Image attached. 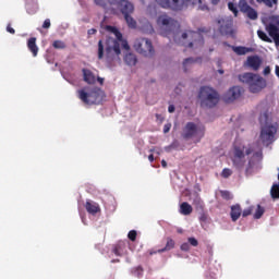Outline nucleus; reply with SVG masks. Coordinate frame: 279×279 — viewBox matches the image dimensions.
I'll use <instances>...</instances> for the list:
<instances>
[{
  "instance_id": "nucleus-1",
  "label": "nucleus",
  "mask_w": 279,
  "mask_h": 279,
  "mask_svg": "<svg viewBox=\"0 0 279 279\" xmlns=\"http://www.w3.org/2000/svg\"><path fill=\"white\" fill-rule=\"evenodd\" d=\"M157 27L160 36L173 39L177 45L190 47V49H199L204 47V37L201 33L187 31L180 32V23L167 14H161L157 17Z\"/></svg>"
},
{
  "instance_id": "nucleus-2",
  "label": "nucleus",
  "mask_w": 279,
  "mask_h": 279,
  "mask_svg": "<svg viewBox=\"0 0 279 279\" xmlns=\"http://www.w3.org/2000/svg\"><path fill=\"white\" fill-rule=\"evenodd\" d=\"M263 153L254 149L253 146L234 145L232 153V165L236 171H245L246 175H252L260 169Z\"/></svg>"
},
{
  "instance_id": "nucleus-3",
  "label": "nucleus",
  "mask_w": 279,
  "mask_h": 279,
  "mask_svg": "<svg viewBox=\"0 0 279 279\" xmlns=\"http://www.w3.org/2000/svg\"><path fill=\"white\" fill-rule=\"evenodd\" d=\"M107 32H110L116 36V39L109 37L106 40L105 46V57L107 62H114V60H121V48L125 49V51H130V44L128 40L123 39V34L118 31L114 26H107Z\"/></svg>"
},
{
  "instance_id": "nucleus-4",
  "label": "nucleus",
  "mask_w": 279,
  "mask_h": 279,
  "mask_svg": "<svg viewBox=\"0 0 279 279\" xmlns=\"http://www.w3.org/2000/svg\"><path fill=\"white\" fill-rule=\"evenodd\" d=\"M259 110L258 121L262 125L260 140L266 145H269V143H274V138L278 132V124H267V121H269V107L259 106Z\"/></svg>"
},
{
  "instance_id": "nucleus-5",
  "label": "nucleus",
  "mask_w": 279,
  "mask_h": 279,
  "mask_svg": "<svg viewBox=\"0 0 279 279\" xmlns=\"http://www.w3.org/2000/svg\"><path fill=\"white\" fill-rule=\"evenodd\" d=\"M77 97L85 106H93L104 101V90L99 87H84L77 90Z\"/></svg>"
},
{
  "instance_id": "nucleus-6",
  "label": "nucleus",
  "mask_w": 279,
  "mask_h": 279,
  "mask_svg": "<svg viewBox=\"0 0 279 279\" xmlns=\"http://www.w3.org/2000/svg\"><path fill=\"white\" fill-rule=\"evenodd\" d=\"M240 82L248 86L250 93H260L267 86V81L258 74L244 73L239 75Z\"/></svg>"
},
{
  "instance_id": "nucleus-7",
  "label": "nucleus",
  "mask_w": 279,
  "mask_h": 279,
  "mask_svg": "<svg viewBox=\"0 0 279 279\" xmlns=\"http://www.w3.org/2000/svg\"><path fill=\"white\" fill-rule=\"evenodd\" d=\"M198 99L201 100L202 108H215L219 104V94L211 87H201Z\"/></svg>"
},
{
  "instance_id": "nucleus-8",
  "label": "nucleus",
  "mask_w": 279,
  "mask_h": 279,
  "mask_svg": "<svg viewBox=\"0 0 279 279\" xmlns=\"http://www.w3.org/2000/svg\"><path fill=\"white\" fill-rule=\"evenodd\" d=\"M183 136L184 138H192L194 143H199V141L204 138V126L197 125L193 122H189L185 125Z\"/></svg>"
},
{
  "instance_id": "nucleus-9",
  "label": "nucleus",
  "mask_w": 279,
  "mask_h": 279,
  "mask_svg": "<svg viewBox=\"0 0 279 279\" xmlns=\"http://www.w3.org/2000/svg\"><path fill=\"white\" fill-rule=\"evenodd\" d=\"M133 47L137 53L145 56V58H151L155 53L154 45H151V40L147 38H137Z\"/></svg>"
},
{
  "instance_id": "nucleus-10",
  "label": "nucleus",
  "mask_w": 279,
  "mask_h": 279,
  "mask_svg": "<svg viewBox=\"0 0 279 279\" xmlns=\"http://www.w3.org/2000/svg\"><path fill=\"white\" fill-rule=\"evenodd\" d=\"M155 2L163 10H173V12H180L184 8L182 0H155Z\"/></svg>"
},
{
  "instance_id": "nucleus-11",
  "label": "nucleus",
  "mask_w": 279,
  "mask_h": 279,
  "mask_svg": "<svg viewBox=\"0 0 279 279\" xmlns=\"http://www.w3.org/2000/svg\"><path fill=\"white\" fill-rule=\"evenodd\" d=\"M217 24L222 36H230V34H232V17H220L218 19Z\"/></svg>"
},
{
  "instance_id": "nucleus-12",
  "label": "nucleus",
  "mask_w": 279,
  "mask_h": 279,
  "mask_svg": "<svg viewBox=\"0 0 279 279\" xmlns=\"http://www.w3.org/2000/svg\"><path fill=\"white\" fill-rule=\"evenodd\" d=\"M274 23L266 26V32H268L269 37L274 39L275 44L279 46V16H274Z\"/></svg>"
},
{
  "instance_id": "nucleus-13",
  "label": "nucleus",
  "mask_w": 279,
  "mask_h": 279,
  "mask_svg": "<svg viewBox=\"0 0 279 279\" xmlns=\"http://www.w3.org/2000/svg\"><path fill=\"white\" fill-rule=\"evenodd\" d=\"M239 8L240 11L243 12V14H246L247 19H250L251 21H256V19H258V12H256L254 8L250 7V4H247V1L240 0Z\"/></svg>"
},
{
  "instance_id": "nucleus-14",
  "label": "nucleus",
  "mask_w": 279,
  "mask_h": 279,
  "mask_svg": "<svg viewBox=\"0 0 279 279\" xmlns=\"http://www.w3.org/2000/svg\"><path fill=\"white\" fill-rule=\"evenodd\" d=\"M117 10H120V12L128 16L134 12V4L128 0H120L118 2V5H116Z\"/></svg>"
},
{
  "instance_id": "nucleus-15",
  "label": "nucleus",
  "mask_w": 279,
  "mask_h": 279,
  "mask_svg": "<svg viewBox=\"0 0 279 279\" xmlns=\"http://www.w3.org/2000/svg\"><path fill=\"white\" fill-rule=\"evenodd\" d=\"M240 97H241V87L233 86L226 93L223 99H225V101H227V104H230L231 101H234L235 99H239Z\"/></svg>"
},
{
  "instance_id": "nucleus-16",
  "label": "nucleus",
  "mask_w": 279,
  "mask_h": 279,
  "mask_svg": "<svg viewBox=\"0 0 279 279\" xmlns=\"http://www.w3.org/2000/svg\"><path fill=\"white\" fill-rule=\"evenodd\" d=\"M246 64L253 71H258V69H260V65L263 64V60L259 59L258 56L248 57L246 60Z\"/></svg>"
},
{
  "instance_id": "nucleus-17",
  "label": "nucleus",
  "mask_w": 279,
  "mask_h": 279,
  "mask_svg": "<svg viewBox=\"0 0 279 279\" xmlns=\"http://www.w3.org/2000/svg\"><path fill=\"white\" fill-rule=\"evenodd\" d=\"M83 77L87 84H95L97 82V75L90 70L83 69Z\"/></svg>"
},
{
  "instance_id": "nucleus-18",
  "label": "nucleus",
  "mask_w": 279,
  "mask_h": 279,
  "mask_svg": "<svg viewBox=\"0 0 279 279\" xmlns=\"http://www.w3.org/2000/svg\"><path fill=\"white\" fill-rule=\"evenodd\" d=\"M26 12L28 14H36L38 12V0H26Z\"/></svg>"
},
{
  "instance_id": "nucleus-19",
  "label": "nucleus",
  "mask_w": 279,
  "mask_h": 279,
  "mask_svg": "<svg viewBox=\"0 0 279 279\" xmlns=\"http://www.w3.org/2000/svg\"><path fill=\"white\" fill-rule=\"evenodd\" d=\"M85 208L89 215H97V213H99V205L93 201H87Z\"/></svg>"
},
{
  "instance_id": "nucleus-20",
  "label": "nucleus",
  "mask_w": 279,
  "mask_h": 279,
  "mask_svg": "<svg viewBox=\"0 0 279 279\" xmlns=\"http://www.w3.org/2000/svg\"><path fill=\"white\" fill-rule=\"evenodd\" d=\"M243 210L241 209V205L236 204L231 206V219L232 221H239V217H241V214Z\"/></svg>"
},
{
  "instance_id": "nucleus-21",
  "label": "nucleus",
  "mask_w": 279,
  "mask_h": 279,
  "mask_svg": "<svg viewBox=\"0 0 279 279\" xmlns=\"http://www.w3.org/2000/svg\"><path fill=\"white\" fill-rule=\"evenodd\" d=\"M27 47H28L29 51L33 53L34 58H36V56H38V46L36 45L35 37H32L28 39Z\"/></svg>"
},
{
  "instance_id": "nucleus-22",
  "label": "nucleus",
  "mask_w": 279,
  "mask_h": 279,
  "mask_svg": "<svg viewBox=\"0 0 279 279\" xmlns=\"http://www.w3.org/2000/svg\"><path fill=\"white\" fill-rule=\"evenodd\" d=\"M124 62L128 64V66H135L137 62L136 54L131 52L126 53L124 56Z\"/></svg>"
},
{
  "instance_id": "nucleus-23",
  "label": "nucleus",
  "mask_w": 279,
  "mask_h": 279,
  "mask_svg": "<svg viewBox=\"0 0 279 279\" xmlns=\"http://www.w3.org/2000/svg\"><path fill=\"white\" fill-rule=\"evenodd\" d=\"M233 51L236 53V56H245L246 53H252L253 49L243 46H236L233 47Z\"/></svg>"
},
{
  "instance_id": "nucleus-24",
  "label": "nucleus",
  "mask_w": 279,
  "mask_h": 279,
  "mask_svg": "<svg viewBox=\"0 0 279 279\" xmlns=\"http://www.w3.org/2000/svg\"><path fill=\"white\" fill-rule=\"evenodd\" d=\"M180 213L181 215L189 216L193 213V207L189 203L184 202L180 205Z\"/></svg>"
},
{
  "instance_id": "nucleus-25",
  "label": "nucleus",
  "mask_w": 279,
  "mask_h": 279,
  "mask_svg": "<svg viewBox=\"0 0 279 279\" xmlns=\"http://www.w3.org/2000/svg\"><path fill=\"white\" fill-rule=\"evenodd\" d=\"M201 59H193V58H187L183 61V69L184 71H189L190 68L193 66V64H195V62H199Z\"/></svg>"
},
{
  "instance_id": "nucleus-26",
  "label": "nucleus",
  "mask_w": 279,
  "mask_h": 279,
  "mask_svg": "<svg viewBox=\"0 0 279 279\" xmlns=\"http://www.w3.org/2000/svg\"><path fill=\"white\" fill-rule=\"evenodd\" d=\"M173 247H175V242L171 239H168L166 246L163 248H159L157 252L162 254V252H169L173 250Z\"/></svg>"
},
{
  "instance_id": "nucleus-27",
  "label": "nucleus",
  "mask_w": 279,
  "mask_h": 279,
  "mask_svg": "<svg viewBox=\"0 0 279 279\" xmlns=\"http://www.w3.org/2000/svg\"><path fill=\"white\" fill-rule=\"evenodd\" d=\"M125 22L128 23V26L131 27V29H136V21L133 20V17L129 15H124Z\"/></svg>"
},
{
  "instance_id": "nucleus-28",
  "label": "nucleus",
  "mask_w": 279,
  "mask_h": 279,
  "mask_svg": "<svg viewBox=\"0 0 279 279\" xmlns=\"http://www.w3.org/2000/svg\"><path fill=\"white\" fill-rule=\"evenodd\" d=\"M270 195L274 199H279V184H274L270 190Z\"/></svg>"
},
{
  "instance_id": "nucleus-29",
  "label": "nucleus",
  "mask_w": 279,
  "mask_h": 279,
  "mask_svg": "<svg viewBox=\"0 0 279 279\" xmlns=\"http://www.w3.org/2000/svg\"><path fill=\"white\" fill-rule=\"evenodd\" d=\"M257 3H264L267 8H274L278 4V0H256Z\"/></svg>"
},
{
  "instance_id": "nucleus-30",
  "label": "nucleus",
  "mask_w": 279,
  "mask_h": 279,
  "mask_svg": "<svg viewBox=\"0 0 279 279\" xmlns=\"http://www.w3.org/2000/svg\"><path fill=\"white\" fill-rule=\"evenodd\" d=\"M257 36H258V38H260V40H264V43H271V38H269V36H267L266 32L257 31Z\"/></svg>"
},
{
  "instance_id": "nucleus-31",
  "label": "nucleus",
  "mask_w": 279,
  "mask_h": 279,
  "mask_svg": "<svg viewBox=\"0 0 279 279\" xmlns=\"http://www.w3.org/2000/svg\"><path fill=\"white\" fill-rule=\"evenodd\" d=\"M104 51H105V47H104V41L99 40L98 41V60H104Z\"/></svg>"
},
{
  "instance_id": "nucleus-32",
  "label": "nucleus",
  "mask_w": 279,
  "mask_h": 279,
  "mask_svg": "<svg viewBox=\"0 0 279 279\" xmlns=\"http://www.w3.org/2000/svg\"><path fill=\"white\" fill-rule=\"evenodd\" d=\"M265 215V208L260 207V205H257V209L254 214V219H260Z\"/></svg>"
},
{
  "instance_id": "nucleus-33",
  "label": "nucleus",
  "mask_w": 279,
  "mask_h": 279,
  "mask_svg": "<svg viewBox=\"0 0 279 279\" xmlns=\"http://www.w3.org/2000/svg\"><path fill=\"white\" fill-rule=\"evenodd\" d=\"M107 1L109 5H111V9H110L111 14H117V9L114 8H117L120 0H107Z\"/></svg>"
},
{
  "instance_id": "nucleus-34",
  "label": "nucleus",
  "mask_w": 279,
  "mask_h": 279,
  "mask_svg": "<svg viewBox=\"0 0 279 279\" xmlns=\"http://www.w3.org/2000/svg\"><path fill=\"white\" fill-rule=\"evenodd\" d=\"M143 31L146 34H154V26H151V23L146 22V24L143 26Z\"/></svg>"
},
{
  "instance_id": "nucleus-35",
  "label": "nucleus",
  "mask_w": 279,
  "mask_h": 279,
  "mask_svg": "<svg viewBox=\"0 0 279 279\" xmlns=\"http://www.w3.org/2000/svg\"><path fill=\"white\" fill-rule=\"evenodd\" d=\"M52 47L54 49H64V47H66V45L62 40H54L52 44Z\"/></svg>"
},
{
  "instance_id": "nucleus-36",
  "label": "nucleus",
  "mask_w": 279,
  "mask_h": 279,
  "mask_svg": "<svg viewBox=\"0 0 279 279\" xmlns=\"http://www.w3.org/2000/svg\"><path fill=\"white\" fill-rule=\"evenodd\" d=\"M193 204L194 206H196V208H204V203L202 202V198L199 196H195V198L193 199Z\"/></svg>"
},
{
  "instance_id": "nucleus-37",
  "label": "nucleus",
  "mask_w": 279,
  "mask_h": 279,
  "mask_svg": "<svg viewBox=\"0 0 279 279\" xmlns=\"http://www.w3.org/2000/svg\"><path fill=\"white\" fill-rule=\"evenodd\" d=\"M228 8H229V10L231 12H233L234 16L239 15V10L236 9V4L235 3L229 2L228 3Z\"/></svg>"
},
{
  "instance_id": "nucleus-38",
  "label": "nucleus",
  "mask_w": 279,
  "mask_h": 279,
  "mask_svg": "<svg viewBox=\"0 0 279 279\" xmlns=\"http://www.w3.org/2000/svg\"><path fill=\"white\" fill-rule=\"evenodd\" d=\"M222 178H230L232 175V170L230 168H225L221 172Z\"/></svg>"
},
{
  "instance_id": "nucleus-39",
  "label": "nucleus",
  "mask_w": 279,
  "mask_h": 279,
  "mask_svg": "<svg viewBox=\"0 0 279 279\" xmlns=\"http://www.w3.org/2000/svg\"><path fill=\"white\" fill-rule=\"evenodd\" d=\"M187 243L192 245V247H197V245H199V242L195 238H189Z\"/></svg>"
},
{
  "instance_id": "nucleus-40",
  "label": "nucleus",
  "mask_w": 279,
  "mask_h": 279,
  "mask_svg": "<svg viewBox=\"0 0 279 279\" xmlns=\"http://www.w3.org/2000/svg\"><path fill=\"white\" fill-rule=\"evenodd\" d=\"M252 210H254V207L251 206V207H247L246 209H244L242 211V217H250V215H252Z\"/></svg>"
},
{
  "instance_id": "nucleus-41",
  "label": "nucleus",
  "mask_w": 279,
  "mask_h": 279,
  "mask_svg": "<svg viewBox=\"0 0 279 279\" xmlns=\"http://www.w3.org/2000/svg\"><path fill=\"white\" fill-rule=\"evenodd\" d=\"M64 80L66 82H69V84H72V86H75V84H77V82L75 81V78H73V76L70 75H63Z\"/></svg>"
},
{
  "instance_id": "nucleus-42",
  "label": "nucleus",
  "mask_w": 279,
  "mask_h": 279,
  "mask_svg": "<svg viewBox=\"0 0 279 279\" xmlns=\"http://www.w3.org/2000/svg\"><path fill=\"white\" fill-rule=\"evenodd\" d=\"M96 5H100V8H104L105 10H108V4H106V0H94Z\"/></svg>"
},
{
  "instance_id": "nucleus-43",
  "label": "nucleus",
  "mask_w": 279,
  "mask_h": 279,
  "mask_svg": "<svg viewBox=\"0 0 279 279\" xmlns=\"http://www.w3.org/2000/svg\"><path fill=\"white\" fill-rule=\"evenodd\" d=\"M198 1V10H202V12H206L208 10V5L204 4V0H197Z\"/></svg>"
},
{
  "instance_id": "nucleus-44",
  "label": "nucleus",
  "mask_w": 279,
  "mask_h": 279,
  "mask_svg": "<svg viewBox=\"0 0 279 279\" xmlns=\"http://www.w3.org/2000/svg\"><path fill=\"white\" fill-rule=\"evenodd\" d=\"M181 250H182V252H189V250H191V244H189V242L182 243Z\"/></svg>"
},
{
  "instance_id": "nucleus-45",
  "label": "nucleus",
  "mask_w": 279,
  "mask_h": 279,
  "mask_svg": "<svg viewBox=\"0 0 279 279\" xmlns=\"http://www.w3.org/2000/svg\"><path fill=\"white\" fill-rule=\"evenodd\" d=\"M130 241H136V230H132L128 234Z\"/></svg>"
},
{
  "instance_id": "nucleus-46",
  "label": "nucleus",
  "mask_w": 279,
  "mask_h": 279,
  "mask_svg": "<svg viewBox=\"0 0 279 279\" xmlns=\"http://www.w3.org/2000/svg\"><path fill=\"white\" fill-rule=\"evenodd\" d=\"M134 276H136L137 278H141V276H143V268L142 267H137L134 270Z\"/></svg>"
},
{
  "instance_id": "nucleus-47",
  "label": "nucleus",
  "mask_w": 279,
  "mask_h": 279,
  "mask_svg": "<svg viewBox=\"0 0 279 279\" xmlns=\"http://www.w3.org/2000/svg\"><path fill=\"white\" fill-rule=\"evenodd\" d=\"M113 254H116V256H121L123 253L121 252V244H119L118 246H116L113 248Z\"/></svg>"
},
{
  "instance_id": "nucleus-48",
  "label": "nucleus",
  "mask_w": 279,
  "mask_h": 279,
  "mask_svg": "<svg viewBox=\"0 0 279 279\" xmlns=\"http://www.w3.org/2000/svg\"><path fill=\"white\" fill-rule=\"evenodd\" d=\"M49 27H51V20L46 19V20L44 21L43 28H44V29H49Z\"/></svg>"
},
{
  "instance_id": "nucleus-49",
  "label": "nucleus",
  "mask_w": 279,
  "mask_h": 279,
  "mask_svg": "<svg viewBox=\"0 0 279 279\" xmlns=\"http://www.w3.org/2000/svg\"><path fill=\"white\" fill-rule=\"evenodd\" d=\"M221 195L225 199H232V194L228 191L221 192Z\"/></svg>"
},
{
  "instance_id": "nucleus-50",
  "label": "nucleus",
  "mask_w": 279,
  "mask_h": 279,
  "mask_svg": "<svg viewBox=\"0 0 279 279\" xmlns=\"http://www.w3.org/2000/svg\"><path fill=\"white\" fill-rule=\"evenodd\" d=\"M171 130V123H167L163 125V134H168V132Z\"/></svg>"
},
{
  "instance_id": "nucleus-51",
  "label": "nucleus",
  "mask_w": 279,
  "mask_h": 279,
  "mask_svg": "<svg viewBox=\"0 0 279 279\" xmlns=\"http://www.w3.org/2000/svg\"><path fill=\"white\" fill-rule=\"evenodd\" d=\"M207 279H217V274L209 272V275H207Z\"/></svg>"
},
{
  "instance_id": "nucleus-52",
  "label": "nucleus",
  "mask_w": 279,
  "mask_h": 279,
  "mask_svg": "<svg viewBox=\"0 0 279 279\" xmlns=\"http://www.w3.org/2000/svg\"><path fill=\"white\" fill-rule=\"evenodd\" d=\"M264 75H269V73H271V68H269V66H266L265 69H264Z\"/></svg>"
},
{
  "instance_id": "nucleus-53",
  "label": "nucleus",
  "mask_w": 279,
  "mask_h": 279,
  "mask_svg": "<svg viewBox=\"0 0 279 279\" xmlns=\"http://www.w3.org/2000/svg\"><path fill=\"white\" fill-rule=\"evenodd\" d=\"M7 32H9V34H15L14 28H12L10 25L7 26Z\"/></svg>"
},
{
  "instance_id": "nucleus-54",
  "label": "nucleus",
  "mask_w": 279,
  "mask_h": 279,
  "mask_svg": "<svg viewBox=\"0 0 279 279\" xmlns=\"http://www.w3.org/2000/svg\"><path fill=\"white\" fill-rule=\"evenodd\" d=\"M87 34H88L89 36H93L94 34H97V29L90 28V29L87 32Z\"/></svg>"
},
{
  "instance_id": "nucleus-55",
  "label": "nucleus",
  "mask_w": 279,
  "mask_h": 279,
  "mask_svg": "<svg viewBox=\"0 0 279 279\" xmlns=\"http://www.w3.org/2000/svg\"><path fill=\"white\" fill-rule=\"evenodd\" d=\"M168 112H175V107L173 106V105H170L169 107H168Z\"/></svg>"
},
{
  "instance_id": "nucleus-56",
  "label": "nucleus",
  "mask_w": 279,
  "mask_h": 279,
  "mask_svg": "<svg viewBox=\"0 0 279 279\" xmlns=\"http://www.w3.org/2000/svg\"><path fill=\"white\" fill-rule=\"evenodd\" d=\"M171 149H173V144L170 145V146H166V147H165V150H166V151H171Z\"/></svg>"
},
{
  "instance_id": "nucleus-57",
  "label": "nucleus",
  "mask_w": 279,
  "mask_h": 279,
  "mask_svg": "<svg viewBox=\"0 0 279 279\" xmlns=\"http://www.w3.org/2000/svg\"><path fill=\"white\" fill-rule=\"evenodd\" d=\"M275 73H276L277 77H279V65H276Z\"/></svg>"
},
{
  "instance_id": "nucleus-58",
  "label": "nucleus",
  "mask_w": 279,
  "mask_h": 279,
  "mask_svg": "<svg viewBox=\"0 0 279 279\" xmlns=\"http://www.w3.org/2000/svg\"><path fill=\"white\" fill-rule=\"evenodd\" d=\"M161 166L163 167V169H166V167H167V161H166V160H161Z\"/></svg>"
},
{
  "instance_id": "nucleus-59",
  "label": "nucleus",
  "mask_w": 279,
  "mask_h": 279,
  "mask_svg": "<svg viewBox=\"0 0 279 279\" xmlns=\"http://www.w3.org/2000/svg\"><path fill=\"white\" fill-rule=\"evenodd\" d=\"M148 160H149V162H153L154 161V155H149Z\"/></svg>"
},
{
  "instance_id": "nucleus-60",
  "label": "nucleus",
  "mask_w": 279,
  "mask_h": 279,
  "mask_svg": "<svg viewBox=\"0 0 279 279\" xmlns=\"http://www.w3.org/2000/svg\"><path fill=\"white\" fill-rule=\"evenodd\" d=\"M221 0H211V3L214 4V5H217V3H219Z\"/></svg>"
},
{
  "instance_id": "nucleus-61",
  "label": "nucleus",
  "mask_w": 279,
  "mask_h": 279,
  "mask_svg": "<svg viewBox=\"0 0 279 279\" xmlns=\"http://www.w3.org/2000/svg\"><path fill=\"white\" fill-rule=\"evenodd\" d=\"M97 80H98L99 84H104V78L102 77H98Z\"/></svg>"
},
{
  "instance_id": "nucleus-62",
  "label": "nucleus",
  "mask_w": 279,
  "mask_h": 279,
  "mask_svg": "<svg viewBox=\"0 0 279 279\" xmlns=\"http://www.w3.org/2000/svg\"><path fill=\"white\" fill-rule=\"evenodd\" d=\"M81 219H82L83 223L86 226V219L84 218V216L81 215Z\"/></svg>"
},
{
  "instance_id": "nucleus-63",
  "label": "nucleus",
  "mask_w": 279,
  "mask_h": 279,
  "mask_svg": "<svg viewBox=\"0 0 279 279\" xmlns=\"http://www.w3.org/2000/svg\"><path fill=\"white\" fill-rule=\"evenodd\" d=\"M218 73H220V75H223V70H218Z\"/></svg>"
},
{
  "instance_id": "nucleus-64",
  "label": "nucleus",
  "mask_w": 279,
  "mask_h": 279,
  "mask_svg": "<svg viewBox=\"0 0 279 279\" xmlns=\"http://www.w3.org/2000/svg\"><path fill=\"white\" fill-rule=\"evenodd\" d=\"M155 154H157V156H160V150H156Z\"/></svg>"
}]
</instances>
